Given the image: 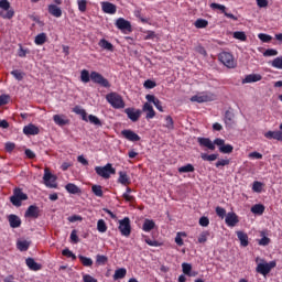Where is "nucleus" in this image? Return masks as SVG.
I'll use <instances>...</instances> for the list:
<instances>
[{
  "label": "nucleus",
  "instance_id": "obj_17",
  "mask_svg": "<svg viewBox=\"0 0 282 282\" xmlns=\"http://www.w3.org/2000/svg\"><path fill=\"white\" fill-rule=\"evenodd\" d=\"M41 210L36 205H30L24 214V217H30L31 219H39Z\"/></svg>",
  "mask_w": 282,
  "mask_h": 282
},
{
  "label": "nucleus",
  "instance_id": "obj_29",
  "mask_svg": "<svg viewBox=\"0 0 282 282\" xmlns=\"http://www.w3.org/2000/svg\"><path fill=\"white\" fill-rule=\"evenodd\" d=\"M35 45H45L47 43V34L46 33H40L35 36L34 40Z\"/></svg>",
  "mask_w": 282,
  "mask_h": 282
},
{
  "label": "nucleus",
  "instance_id": "obj_15",
  "mask_svg": "<svg viewBox=\"0 0 282 282\" xmlns=\"http://www.w3.org/2000/svg\"><path fill=\"white\" fill-rule=\"evenodd\" d=\"M116 28L120 30L121 32H131V22L126 20L124 18L117 19L115 23Z\"/></svg>",
  "mask_w": 282,
  "mask_h": 282
},
{
  "label": "nucleus",
  "instance_id": "obj_7",
  "mask_svg": "<svg viewBox=\"0 0 282 282\" xmlns=\"http://www.w3.org/2000/svg\"><path fill=\"white\" fill-rule=\"evenodd\" d=\"M90 80L95 83V85H99L100 87H105L106 89H109L111 87V84L109 83V79L105 78L102 74L93 70L90 73Z\"/></svg>",
  "mask_w": 282,
  "mask_h": 282
},
{
  "label": "nucleus",
  "instance_id": "obj_21",
  "mask_svg": "<svg viewBox=\"0 0 282 282\" xmlns=\"http://www.w3.org/2000/svg\"><path fill=\"white\" fill-rule=\"evenodd\" d=\"M145 100L148 102H152L158 111L164 112V108L162 107V101H160L154 95H147Z\"/></svg>",
  "mask_w": 282,
  "mask_h": 282
},
{
  "label": "nucleus",
  "instance_id": "obj_51",
  "mask_svg": "<svg viewBox=\"0 0 282 282\" xmlns=\"http://www.w3.org/2000/svg\"><path fill=\"white\" fill-rule=\"evenodd\" d=\"M182 237H186V232L184 231H180L176 234L175 237V243L178 246H184V239H182Z\"/></svg>",
  "mask_w": 282,
  "mask_h": 282
},
{
  "label": "nucleus",
  "instance_id": "obj_1",
  "mask_svg": "<svg viewBox=\"0 0 282 282\" xmlns=\"http://www.w3.org/2000/svg\"><path fill=\"white\" fill-rule=\"evenodd\" d=\"M197 142L199 147H205V149H208L209 151H215V145L221 149V147L226 144V140L221 138H217L213 141L209 138L198 137Z\"/></svg>",
  "mask_w": 282,
  "mask_h": 282
},
{
  "label": "nucleus",
  "instance_id": "obj_58",
  "mask_svg": "<svg viewBox=\"0 0 282 282\" xmlns=\"http://www.w3.org/2000/svg\"><path fill=\"white\" fill-rule=\"evenodd\" d=\"M11 75L15 78V80H23V77L25 76V74L19 69L12 70Z\"/></svg>",
  "mask_w": 282,
  "mask_h": 282
},
{
  "label": "nucleus",
  "instance_id": "obj_54",
  "mask_svg": "<svg viewBox=\"0 0 282 282\" xmlns=\"http://www.w3.org/2000/svg\"><path fill=\"white\" fill-rule=\"evenodd\" d=\"M63 257H66L67 259H72L73 261H76V254H74V252H72V250H69L68 248L64 249L62 251Z\"/></svg>",
  "mask_w": 282,
  "mask_h": 282
},
{
  "label": "nucleus",
  "instance_id": "obj_13",
  "mask_svg": "<svg viewBox=\"0 0 282 282\" xmlns=\"http://www.w3.org/2000/svg\"><path fill=\"white\" fill-rule=\"evenodd\" d=\"M124 113L128 116L129 120L132 122H138L142 116V110L135 108H126Z\"/></svg>",
  "mask_w": 282,
  "mask_h": 282
},
{
  "label": "nucleus",
  "instance_id": "obj_28",
  "mask_svg": "<svg viewBox=\"0 0 282 282\" xmlns=\"http://www.w3.org/2000/svg\"><path fill=\"white\" fill-rule=\"evenodd\" d=\"M155 228V221L151 219H145L142 226V230L144 232H151Z\"/></svg>",
  "mask_w": 282,
  "mask_h": 282
},
{
  "label": "nucleus",
  "instance_id": "obj_10",
  "mask_svg": "<svg viewBox=\"0 0 282 282\" xmlns=\"http://www.w3.org/2000/svg\"><path fill=\"white\" fill-rule=\"evenodd\" d=\"M273 268H276V261L259 263L256 268V272H258V274H262V276H267V274L272 272Z\"/></svg>",
  "mask_w": 282,
  "mask_h": 282
},
{
  "label": "nucleus",
  "instance_id": "obj_42",
  "mask_svg": "<svg viewBox=\"0 0 282 282\" xmlns=\"http://www.w3.org/2000/svg\"><path fill=\"white\" fill-rule=\"evenodd\" d=\"M88 122H90V124H95V127H102V121L94 115L88 116Z\"/></svg>",
  "mask_w": 282,
  "mask_h": 282
},
{
  "label": "nucleus",
  "instance_id": "obj_36",
  "mask_svg": "<svg viewBox=\"0 0 282 282\" xmlns=\"http://www.w3.org/2000/svg\"><path fill=\"white\" fill-rule=\"evenodd\" d=\"M17 248L20 250V252H26V250L30 248V242H28V240H19L17 242Z\"/></svg>",
  "mask_w": 282,
  "mask_h": 282
},
{
  "label": "nucleus",
  "instance_id": "obj_40",
  "mask_svg": "<svg viewBox=\"0 0 282 282\" xmlns=\"http://www.w3.org/2000/svg\"><path fill=\"white\" fill-rule=\"evenodd\" d=\"M200 158L204 162H215L219 158V154H206L202 153Z\"/></svg>",
  "mask_w": 282,
  "mask_h": 282
},
{
  "label": "nucleus",
  "instance_id": "obj_59",
  "mask_svg": "<svg viewBox=\"0 0 282 282\" xmlns=\"http://www.w3.org/2000/svg\"><path fill=\"white\" fill-rule=\"evenodd\" d=\"M79 12H87V0H77Z\"/></svg>",
  "mask_w": 282,
  "mask_h": 282
},
{
  "label": "nucleus",
  "instance_id": "obj_61",
  "mask_svg": "<svg viewBox=\"0 0 282 282\" xmlns=\"http://www.w3.org/2000/svg\"><path fill=\"white\" fill-rule=\"evenodd\" d=\"M143 86L145 89H154V87H158V84L154 80L148 79L144 82Z\"/></svg>",
  "mask_w": 282,
  "mask_h": 282
},
{
  "label": "nucleus",
  "instance_id": "obj_30",
  "mask_svg": "<svg viewBox=\"0 0 282 282\" xmlns=\"http://www.w3.org/2000/svg\"><path fill=\"white\" fill-rule=\"evenodd\" d=\"M99 47H102V50H107L108 52H113V44H111L106 39H101L98 43Z\"/></svg>",
  "mask_w": 282,
  "mask_h": 282
},
{
  "label": "nucleus",
  "instance_id": "obj_24",
  "mask_svg": "<svg viewBox=\"0 0 282 282\" xmlns=\"http://www.w3.org/2000/svg\"><path fill=\"white\" fill-rule=\"evenodd\" d=\"M9 226L11 228H21V218L14 214L8 216Z\"/></svg>",
  "mask_w": 282,
  "mask_h": 282
},
{
  "label": "nucleus",
  "instance_id": "obj_14",
  "mask_svg": "<svg viewBox=\"0 0 282 282\" xmlns=\"http://www.w3.org/2000/svg\"><path fill=\"white\" fill-rule=\"evenodd\" d=\"M209 8H212V10H220V12H223V14L227 17V19H231L232 21H239V18H237L235 14L226 12V6L224 4L213 2Z\"/></svg>",
  "mask_w": 282,
  "mask_h": 282
},
{
  "label": "nucleus",
  "instance_id": "obj_63",
  "mask_svg": "<svg viewBox=\"0 0 282 282\" xmlns=\"http://www.w3.org/2000/svg\"><path fill=\"white\" fill-rule=\"evenodd\" d=\"M278 55H279V51H276L274 48H268L263 53V56H278Z\"/></svg>",
  "mask_w": 282,
  "mask_h": 282
},
{
  "label": "nucleus",
  "instance_id": "obj_31",
  "mask_svg": "<svg viewBox=\"0 0 282 282\" xmlns=\"http://www.w3.org/2000/svg\"><path fill=\"white\" fill-rule=\"evenodd\" d=\"M119 184H122L123 186H127L131 184V181L129 180V175H127V172H119Z\"/></svg>",
  "mask_w": 282,
  "mask_h": 282
},
{
  "label": "nucleus",
  "instance_id": "obj_60",
  "mask_svg": "<svg viewBox=\"0 0 282 282\" xmlns=\"http://www.w3.org/2000/svg\"><path fill=\"white\" fill-rule=\"evenodd\" d=\"M258 39H260V41H262V43H270V41H272L271 35H268L265 33L258 34Z\"/></svg>",
  "mask_w": 282,
  "mask_h": 282
},
{
  "label": "nucleus",
  "instance_id": "obj_25",
  "mask_svg": "<svg viewBox=\"0 0 282 282\" xmlns=\"http://www.w3.org/2000/svg\"><path fill=\"white\" fill-rule=\"evenodd\" d=\"M53 121L58 127H65V124H69V119H67V117H65V115H54Z\"/></svg>",
  "mask_w": 282,
  "mask_h": 282
},
{
  "label": "nucleus",
  "instance_id": "obj_32",
  "mask_svg": "<svg viewBox=\"0 0 282 282\" xmlns=\"http://www.w3.org/2000/svg\"><path fill=\"white\" fill-rule=\"evenodd\" d=\"M124 276H127V269L124 268L117 269L113 274V281L124 279Z\"/></svg>",
  "mask_w": 282,
  "mask_h": 282
},
{
  "label": "nucleus",
  "instance_id": "obj_12",
  "mask_svg": "<svg viewBox=\"0 0 282 282\" xmlns=\"http://www.w3.org/2000/svg\"><path fill=\"white\" fill-rule=\"evenodd\" d=\"M121 135L129 142H140V140H142V138L131 129L122 130Z\"/></svg>",
  "mask_w": 282,
  "mask_h": 282
},
{
  "label": "nucleus",
  "instance_id": "obj_18",
  "mask_svg": "<svg viewBox=\"0 0 282 282\" xmlns=\"http://www.w3.org/2000/svg\"><path fill=\"white\" fill-rule=\"evenodd\" d=\"M142 111L145 113V120H153V118H155V110L150 102L143 105Z\"/></svg>",
  "mask_w": 282,
  "mask_h": 282
},
{
  "label": "nucleus",
  "instance_id": "obj_26",
  "mask_svg": "<svg viewBox=\"0 0 282 282\" xmlns=\"http://www.w3.org/2000/svg\"><path fill=\"white\" fill-rule=\"evenodd\" d=\"M239 241H240V246L242 248H248L250 241L248 240V234L243 232V231H237L236 232Z\"/></svg>",
  "mask_w": 282,
  "mask_h": 282
},
{
  "label": "nucleus",
  "instance_id": "obj_46",
  "mask_svg": "<svg viewBox=\"0 0 282 282\" xmlns=\"http://www.w3.org/2000/svg\"><path fill=\"white\" fill-rule=\"evenodd\" d=\"M107 261H109V258H107V256L97 254V257H96L97 265H106Z\"/></svg>",
  "mask_w": 282,
  "mask_h": 282
},
{
  "label": "nucleus",
  "instance_id": "obj_55",
  "mask_svg": "<svg viewBox=\"0 0 282 282\" xmlns=\"http://www.w3.org/2000/svg\"><path fill=\"white\" fill-rule=\"evenodd\" d=\"M272 67H274L275 69H282V56L275 57L272 63H271Z\"/></svg>",
  "mask_w": 282,
  "mask_h": 282
},
{
  "label": "nucleus",
  "instance_id": "obj_56",
  "mask_svg": "<svg viewBox=\"0 0 282 282\" xmlns=\"http://www.w3.org/2000/svg\"><path fill=\"white\" fill-rule=\"evenodd\" d=\"M261 191H263V183H261L259 181L253 182L252 192L253 193H261Z\"/></svg>",
  "mask_w": 282,
  "mask_h": 282
},
{
  "label": "nucleus",
  "instance_id": "obj_9",
  "mask_svg": "<svg viewBox=\"0 0 282 282\" xmlns=\"http://www.w3.org/2000/svg\"><path fill=\"white\" fill-rule=\"evenodd\" d=\"M118 228L122 237H131V219L129 217L119 220Z\"/></svg>",
  "mask_w": 282,
  "mask_h": 282
},
{
  "label": "nucleus",
  "instance_id": "obj_49",
  "mask_svg": "<svg viewBox=\"0 0 282 282\" xmlns=\"http://www.w3.org/2000/svg\"><path fill=\"white\" fill-rule=\"evenodd\" d=\"M182 270H183V273L186 274V276H189L191 272L193 271V265L191 263L183 262Z\"/></svg>",
  "mask_w": 282,
  "mask_h": 282
},
{
  "label": "nucleus",
  "instance_id": "obj_47",
  "mask_svg": "<svg viewBox=\"0 0 282 282\" xmlns=\"http://www.w3.org/2000/svg\"><path fill=\"white\" fill-rule=\"evenodd\" d=\"M91 191H93L94 195H96V197H102V195H104L101 185H93Z\"/></svg>",
  "mask_w": 282,
  "mask_h": 282
},
{
  "label": "nucleus",
  "instance_id": "obj_4",
  "mask_svg": "<svg viewBox=\"0 0 282 282\" xmlns=\"http://www.w3.org/2000/svg\"><path fill=\"white\" fill-rule=\"evenodd\" d=\"M28 200V194L23 193L22 188H15L13 195L10 197V202L17 208L22 206V203Z\"/></svg>",
  "mask_w": 282,
  "mask_h": 282
},
{
  "label": "nucleus",
  "instance_id": "obj_22",
  "mask_svg": "<svg viewBox=\"0 0 282 282\" xmlns=\"http://www.w3.org/2000/svg\"><path fill=\"white\" fill-rule=\"evenodd\" d=\"M25 263L29 268V270H32L33 272H39V270H42L43 265L39 262H36L33 258H28L25 260Z\"/></svg>",
  "mask_w": 282,
  "mask_h": 282
},
{
  "label": "nucleus",
  "instance_id": "obj_53",
  "mask_svg": "<svg viewBox=\"0 0 282 282\" xmlns=\"http://www.w3.org/2000/svg\"><path fill=\"white\" fill-rule=\"evenodd\" d=\"M234 39H237L238 41H247L248 36H246V32L243 31H236L234 32Z\"/></svg>",
  "mask_w": 282,
  "mask_h": 282
},
{
  "label": "nucleus",
  "instance_id": "obj_34",
  "mask_svg": "<svg viewBox=\"0 0 282 282\" xmlns=\"http://www.w3.org/2000/svg\"><path fill=\"white\" fill-rule=\"evenodd\" d=\"M65 189L67 193H70V195H77V193H80V188H78L74 183L66 184Z\"/></svg>",
  "mask_w": 282,
  "mask_h": 282
},
{
  "label": "nucleus",
  "instance_id": "obj_23",
  "mask_svg": "<svg viewBox=\"0 0 282 282\" xmlns=\"http://www.w3.org/2000/svg\"><path fill=\"white\" fill-rule=\"evenodd\" d=\"M264 138H267V140H278V142H282V131L278 130V131H268L264 133Z\"/></svg>",
  "mask_w": 282,
  "mask_h": 282
},
{
  "label": "nucleus",
  "instance_id": "obj_3",
  "mask_svg": "<svg viewBox=\"0 0 282 282\" xmlns=\"http://www.w3.org/2000/svg\"><path fill=\"white\" fill-rule=\"evenodd\" d=\"M218 59L228 69H235V67H237V59H235V56L230 52L219 53Z\"/></svg>",
  "mask_w": 282,
  "mask_h": 282
},
{
  "label": "nucleus",
  "instance_id": "obj_64",
  "mask_svg": "<svg viewBox=\"0 0 282 282\" xmlns=\"http://www.w3.org/2000/svg\"><path fill=\"white\" fill-rule=\"evenodd\" d=\"M83 281L84 282H98V280L90 274H84L83 275Z\"/></svg>",
  "mask_w": 282,
  "mask_h": 282
},
{
  "label": "nucleus",
  "instance_id": "obj_45",
  "mask_svg": "<svg viewBox=\"0 0 282 282\" xmlns=\"http://www.w3.org/2000/svg\"><path fill=\"white\" fill-rule=\"evenodd\" d=\"M232 151H235V147H232L231 144L225 143L223 147L219 148L220 153L229 154L232 153Z\"/></svg>",
  "mask_w": 282,
  "mask_h": 282
},
{
  "label": "nucleus",
  "instance_id": "obj_39",
  "mask_svg": "<svg viewBox=\"0 0 282 282\" xmlns=\"http://www.w3.org/2000/svg\"><path fill=\"white\" fill-rule=\"evenodd\" d=\"M234 120H235V113L230 110H227L225 112V118H224L225 124H232Z\"/></svg>",
  "mask_w": 282,
  "mask_h": 282
},
{
  "label": "nucleus",
  "instance_id": "obj_6",
  "mask_svg": "<svg viewBox=\"0 0 282 282\" xmlns=\"http://www.w3.org/2000/svg\"><path fill=\"white\" fill-rule=\"evenodd\" d=\"M216 96L215 94L210 93V91H203V93H198L197 95H194L191 97V102H213V100H216Z\"/></svg>",
  "mask_w": 282,
  "mask_h": 282
},
{
  "label": "nucleus",
  "instance_id": "obj_33",
  "mask_svg": "<svg viewBox=\"0 0 282 282\" xmlns=\"http://www.w3.org/2000/svg\"><path fill=\"white\" fill-rule=\"evenodd\" d=\"M78 259L85 268H91L94 265V260H91V258L78 256Z\"/></svg>",
  "mask_w": 282,
  "mask_h": 282
},
{
  "label": "nucleus",
  "instance_id": "obj_20",
  "mask_svg": "<svg viewBox=\"0 0 282 282\" xmlns=\"http://www.w3.org/2000/svg\"><path fill=\"white\" fill-rule=\"evenodd\" d=\"M101 10L102 12H105V14H116V12L118 11V8L116 7V4L111 3V2H101Z\"/></svg>",
  "mask_w": 282,
  "mask_h": 282
},
{
  "label": "nucleus",
  "instance_id": "obj_37",
  "mask_svg": "<svg viewBox=\"0 0 282 282\" xmlns=\"http://www.w3.org/2000/svg\"><path fill=\"white\" fill-rule=\"evenodd\" d=\"M143 239H144L145 243H148V246H151L152 248H160V246H162V242H160L155 239H151V238H149V236H143Z\"/></svg>",
  "mask_w": 282,
  "mask_h": 282
},
{
  "label": "nucleus",
  "instance_id": "obj_16",
  "mask_svg": "<svg viewBox=\"0 0 282 282\" xmlns=\"http://www.w3.org/2000/svg\"><path fill=\"white\" fill-rule=\"evenodd\" d=\"M225 224L229 226V228H235L239 224V216L235 213H228L225 218Z\"/></svg>",
  "mask_w": 282,
  "mask_h": 282
},
{
  "label": "nucleus",
  "instance_id": "obj_19",
  "mask_svg": "<svg viewBox=\"0 0 282 282\" xmlns=\"http://www.w3.org/2000/svg\"><path fill=\"white\" fill-rule=\"evenodd\" d=\"M24 135H39L41 133V129L33 123H29L23 128Z\"/></svg>",
  "mask_w": 282,
  "mask_h": 282
},
{
  "label": "nucleus",
  "instance_id": "obj_52",
  "mask_svg": "<svg viewBox=\"0 0 282 282\" xmlns=\"http://www.w3.org/2000/svg\"><path fill=\"white\" fill-rule=\"evenodd\" d=\"M230 164L229 159H220L215 163L216 169H221L224 166H228Z\"/></svg>",
  "mask_w": 282,
  "mask_h": 282
},
{
  "label": "nucleus",
  "instance_id": "obj_5",
  "mask_svg": "<svg viewBox=\"0 0 282 282\" xmlns=\"http://www.w3.org/2000/svg\"><path fill=\"white\" fill-rule=\"evenodd\" d=\"M95 172L99 177H104V180H109L111 175H116V169L111 163H108L105 166H96Z\"/></svg>",
  "mask_w": 282,
  "mask_h": 282
},
{
  "label": "nucleus",
  "instance_id": "obj_48",
  "mask_svg": "<svg viewBox=\"0 0 282 282\" xmlns=\"http://www.w3.org/2000/svg\"><path fill=\"white\" fill-rule=\"evenodd\" d=\"M97 230L98 232H107V223L104 219L97 221Z\"/></svg>",
  "mask_w": 282,
  "mask_h": 282
},
{
  "label": "nucleus",
  "instance_id": "obj_8",
  "mask_svg": "<svg viewBox=\"0 0 282 282\" xmlns=\"http://www.w3.org/2000/svg\"><path fill=\"white\" fill-rule=\"evenodd\" d=\"M55 4H48L47 6V12L51 14V17H54L55 19H61L63 17V9L58 6H63V0H53Z\"/></svg>",
  "mask_w": 282,
  "mask_h": 282
},
{
  "label": "nucleus",
  "instance_id": "obj_27",
  "mask_svg": "<svg viewBox=\"0 0 282 282\" xmlns=\"http://www.w3.org/2000/svg\"><path fill=\"white\" fill-rule=\"evenodd\" d=\"M263 77L259 74H249L242 79V85H246L248 83H259Z\"/></svg>",
  "mask_w": 282,
  "mask_h": 282
},
{
  "label": "nucleus",
  "instance_id": "obj_43",
  "mask_svg": "<svg viewBox=\"0 0 282 282\" xmlns=\"http://www.w3.org/2000/svg\"><path fill=\"white\" fill-rule=\"evenodd\" d=\"M80 80L82 83H89L91 80V74H89V70L83 69L80 72Z\"/></svg>",
  "mask_w": 282,
  "mask_h": 282
},
{
  "label": "nucleus",
  "instance_id": "obj_41",
  "mask_svg": "<svg viewBox=\"0 0 282 282\" xmlns=\"http://www.w3.org/2000/svg\"><path fill=\"white\" fill-rule=\"evenodd\" d=\"M163 127H165V129H169V131H173V129H175V122L173 121V117L166 116L165 124Z\"/></svg>",
  "mask_w": 282,
  "mask_h": 282
},
{
  "label": "nucleus",
  "instance_id": "obj_44",
  "mask_svg": "<svg viewBox=\"0 0 282 282\" xmlns=\"http://www.w3.org/2000/svg\"><path fill=\"white\" fill-rule=\"evenodd\" d=\"M195 28L202 30L204 28H208V21L204 19H197L194 23Z\"/></svg>",
  "mask_w": 282,
  "mask_h": 282
},
{
  "label": "nucleus",
  "instance_id": "obj_38",
  "mask_svg": "<svg viewBox=\"0 0 282 282\" xmlns=\"http://www.w3.org/2000/svg\"><path fill=\"white\" fill-rule=\"evenodd\" d=\"M178 173H195V166H193L191 163H187L186 165L178 167Z\"/></svg>",
  "mask_w": 282,
  "mask_h": 282
},
{
  "label": "nucleus",
  "instance_id": "obj_11",
  "mask_svg": "<svg viewBox=\"0 0 282 282\" xmlns=\"http://www.w3.org/2000/svg\"><path fill=\"white\" fill-rule=\"evenodd\" d=\"M43 181L47 188H58V184L56 183V176L48 172L47 169H45L44 171Z\"/></svg>",
  "mask_w": 282,
  "mask_h": 282
},
{
  "label": "nucleus",
  "instance_id": "obj_35",
  "mask_svg": "<svg viewBox=\"0 0 282 282\" xmlns=\"http://www.w3.org/2000/svg\"><path fill=\"white\" fill-rule=\"evenodd\" d=\"M251 213H253V215H263V213H265V206L256 204L251 207Z\"/></svg>",
  "mask_w": 282,
  "mask_h": 282
},
{
  "label": "nucleus",
  "instance_id": "obj_57",
  "mask_svg": "<svg viewBox=\"0 0 282 282\" xmlns=\"http://www.w3.org/2000/svg\"><path fill=\"white\" fill-rule=\"evenodd\" d=\"M134 17L141 21V23H149L147 18H142V10L135 9L133 12Z\"/></svg>",
  "mask_w": 282,
  "mask_h": 282
},
{
  "label": "nucleus",
  "instance_id": "obj_62",
  "mask_svg": "<svg viewBox=\"0 0 282 282\" xmlns=\"http://www.w3.org/2000/svg\"><path fill=\"white\" fill-rule=\"evenodd\" d=\"M216 215H218L220 217V219H224V217H226V209L224 207H216Z\"/></svg>",
  "mask_w": 282,
  "mask_h": 282
},
{
  "label": "nucleus",
  "instance_id": "obj_2",
  "mask_svg": "<svg viewBox=\"0 0 282 282\" xmlns=\"http://www.w3.org/2000/svg\"><path fill=\"white\" fill-rule=\"evenodd\" d=\"M106 100L113 109H124L126 107L124 99L118 93H109L106 95Z\"/></svg>",
  "mask_w": 282,
  "mask_h": 282
},
{
  "label": "nucleus",
  "instance_id": "obj_50",
  "mask_svg": "<svg viewBox=\"0 0 282 282\" xmlns=\"http://www.w3.org/2000/svg\"><path fill=\"white\" fill-rule=\"evenodd\" d=\"M208 237H210V231H203L198 236V242L199 243H206L208 241Z\"/></svg>",
  "mask_w": 282,
  "mask_h": 282
}]
</instances>
